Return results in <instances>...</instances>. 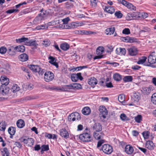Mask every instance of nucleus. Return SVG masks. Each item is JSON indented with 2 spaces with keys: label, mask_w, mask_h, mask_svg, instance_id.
<instances>
[{
  "label": "nucleus",
  "mask_w": 156,
  "mask_h": 156,
  "mask_svg": "<svg viewBox=\"0 0 156 156\" xmlns=\"http://www.w3.org/2000/svg\"><path fill=\"white\" fill-rule=\"evenodd\" d=\"M79 139L84 142H88L92 141L93 138L90 134L85 133L80 134L79 136Z\"/></svg>",
  "instance_id": "nucleus-1"
},
{
  "label": "nucleus",
  "mask_w": 156,
  "mask_h": 156,
  "mask_svg": "<svg viewBox=\"0 0 156 156\" xmlns=\"http://www.w3.org/2000/svg\"><path fill=\"white\" fill-rule=\"evenodd\" d=\"M100 151L102 150L104 153L106 154H110L113 151V148L112 146L108 144H105L103 145L100 149Z\"/></svg>",
  "instance_id": "nucleus-2"
},
{
  "label": "nucleus",
  "mask_w": 156,
  "mask_h": 156,
  "mask_svg": "<svg viewBox=\"0 0 156 156\" xmlns=\"http://www.w3.org/2000/svg\"><path fill=\"white\" fill-rule=\"evenodd\" d=\"M152 53L148 57V63H145L144 65L148 66H151L152 64H154L156 63V56Z\"/></svg>",
  "instance_id": "nucleus-3"
},
{
  "label": "nucleus",
  "mask_w": 156,
  "mask_h": 156,
  "mask_svg": "<svg viewBox=\"0 0 156 156\" xmlns=\"http://www.w3.org/2000/svg\"><path fill=\"white\" fill-rule=\"evenodd\" d=\"M80 114L77 112L71 113L68 117V119L69 121H78L80 119Z\"/></svg>",
  "instance_id": "nucleus-4"
},
{
  "label": "nucleus",
  "mask_w": 156,
  "mask_h": 156,
  "mask_svg": "<svg viewBox=\"0 0 156 156\" xmlns=\"http://www.w3.org/2000/svg\"><path fill=\"white\" fill-rule=\"evenodd\" d=\"M54 78L53 74L50 71L47 72L44 74V78L46 82H48L51 81Z\"/></svg>",
  "instance_id": "nucleus-5"
},
{
  "label": "nucleus",
  "mask_w": 156,
  "mask_h": 156,
  "mask_svg": "<svg viewBox=\"0 0 156 156\" xmlns=\"http://www.w3.org/2000/svg\"><path fill=\"white\" fill-rule=\"evenodd\" d=\"M99 111L100 112V116L101 118L103 117L105 119L108 114V111L106 108L103 106H100L99 108Z\"/></svg>",
  "instance_id": "nucleus-6"
},
{
  "label": "nucleus",
  "mask_w": 156,
  "mask_h": 156,
  "mask_svg": "<svg viewBox=\"0 0 156 156\" xmlns=\"http://www.w3.org/2000/svg\"><path fill=\"white\" fill-rule=\"evenodd\" d=\"M121 39L124 42L130 43H133L137 42V40L136 38L130 37L128 36L126 37H122L121 38Z\"/></svg>",
  "instance_id": "nucleus-7"
},
{
  "label": "nucleus",
  "mask_w": 156,
  "mask_h": 156,
  "mask_svg": "<svg viewBox=\"0 0 156 156\" xmlns=\"http://www.w3.org/2000/svg\"><path fill=\"white\" fill-rule=\"evenodd\" d=\"M71 79L73 81L76 82L79 79L82 80L83 77L81 76V73H79L77 74H73L71 75Z\"/></svg>",
  "instance_id": "nucleus-8"
},
{
  "label": "nucleus",
  "mask_w": 156,
  "mask_h": 156,
  "mask_svg": "<svg viewBox=\"0 0 156 156\" xmlns=\"http://www.w3.org/2000/svg\"><path fill=\"white\" fill-rule=\"evenodd\" d=\"M140 17V16H138L137 13L133 12L132 13H128L126 18V20H130L136 19Z\"/></svg>",
  "instance_id": "nucleus-9"
},
{
  "label": "nucleus",
  "mask_w": 156,
  "mask_h": 156,
  "mask_svg": "<svg viewBox=\"0 0 156 156\" xmlns=\"http://www.w3.org/2000/svg\"><path fill=\"white\" fill-rule=\"evenodd\" d=\"M76 26L74 23H64L60 24L59 27L60 28L63 29H71L74 28Z\"/></svg>",
  "instance_id": "nucleus-10"
},
{
  "label": "nucleus",
  "mask_w": 156,
  "mask_h": 156,
  "mask_svg": "<svg viewBox=\"0 0 156 156\" xmlns=\"http://www.w3.org/2000/svg\"><path fill=\"white\" fill-rule=\"evenodd\" d=\"M10 90L7 85H1L0 87V93L3 95H6L9 93Z\"/></svg>",
  "instance_id": "nucleus-11"
},
{
  "label": "nucleus",
  "mask_w": 156,
  "mask_h": 156,
  "mask_svg": "<svg viewBox=\"0 0 156 156\" xmlns=\"http://www.w3.org/2000/svg\"><path fill=\"white\" fill-rule=\"evenodd\" d=\"M0 81L2 84L1 85H8L9 83V79L5 76H2L1 77Z\"/></svg>",
  "instance_id": "nucleus-12"
},
{
  "label": "nucleus",
  "mask_w": 156,
  "mask_h": 156,
  "mask_svg": "<svg viewBox=\"0 0 156 156\" xmlns=\"http://www.w3.org/2000/svg\"><path fill=\"white\" fill-rule=\"evenodd\" d=\"M92 128L93 130H95V132H100L102 129L101 125L99 122L95 123Z\"/></svg>",
  "instance_id": "nucleus-13"
},
{
  "label": "nucleus",
  "mask_w": 156,
  "mask_h": 156,
  "mask_svg": "<svg viewBox=\"0 0 156 156\" xmlns=\"http://www.w3.org/2000/svg\"><path fill=\"white\" fill-rule=\"evenodd\" d=\"M129 54L131 56H135L137 53V50L135 47H132L128 49Z\"/></svg>",
  "instance_id": "nucleus-14"
},
{
  "label": "nucleus",
  "mask_w": 156,
  "mask_h": 156,
  "mask_svg": "<svg viewBox=\"0 0 156 156\" xmlns=\"http://www.w3.org/2000/svg\"><path fill=\"white\" fill-rule=\"evenodd\" d=\"M60 135L65 139L69 138V134L65 129H62L60 130Z\"/></svg>",
  "instance_id": "nucleus-15"
},
{
  "label": "nucleus",
  "mask_w": 156,
  "mask_h": 156,
  "mask_svg": "<svg viewBox=\"0 0 156 156\" xmlns=\"http://www.w3.org/2000/svg\"><path fill=\"white\" fill-rule=\"evenodd\" d=\"M7 51L8 54L11 56L15 55L16 54V51L15 47L13 46L9 47Z\"/></svg>",
  "instance_id": "nucleus-16"
},
{
  "label": "nucleus",
  "mask_w": 156,
  "mask_h": 156,
  "mask_svg": "<svg viewBox=\"0 0 156 156\" xmlns=\"http://www.w3.org/2000/svg\"><path fill=\"white\" fill-rule=\"evenodd\" d=\"M145 147L149 150H152L154 148L155 145L152 141L148 140L146 143Z\"/></svg>",
  "instance_id": "nucleus-17"
},
{
  "label": "nucleus",
  "mask_w": 156,
  "mask_h": 156,
  "mask_svg": "<svg viewBox=\"0 0 156 156\" xmlns=\"http://www.w3.org/2000/svg\"><path fill=\"white\" fill-rule=\"evenodd\" d=\"M134 149L132 146L130 145H126L125 147V151L129 154H131L133 152Z\"/></svg>",
  "instance_id": "nucleus-18"
},
{
  "label": "nucleus",
  "mask_w": 156,
  "mask_h": 156,
  "mask_svg": "<svg viewBox=\"0 0 156 156\" xmlns=\"http://www.w3.org/2000/svg\"><path fill=\"white\" fill-rule=\"evenodd\" d=\"M116 53L120 55H125L126 51L125 48H119L116 50Z\"/></svg>",
  "instance_id": "nucleus-19"
},
{
  "label": "nucleus",
  "mask_w": 156,
  "mask_h": 156,
  "mask_svg": "<svg viewBox=\"0 0 156 156\" xmlns=\"http://www.w3.org/2000/svg\"><path fill=\"white\" fill-rule=\"evenodd\" d=\"M22 86L23 89L24 90H30L33 89L34 88L33 85L31 83L23 84Z\"/></svg>",
  "instance_id": "nucleus-20"
},
{
  "label": "nucleus",
  "mask_w": 156,
  "mask_h": 156,
  "mask_svg": "<svg viewBox=\"0 0 156 156\" xmlns=\"http://www.w3.org/2000/svg\"><path fill=\"white\" fill-rule=\"evenodd\" d=\"M74 33L76 34H86L88 35L93 33L91 31H88L85 30H76L74 31Z\"/></svg>",
  "instance_id": "nucleus-21"
},
{
  "label": "nucleus",
  "mask_w": 156,
  "mask_h": 156,
  "mask_svg": "<svg viewBox=\"0 0 156 156\" xmlns=\"http://www.w3.org/2000/svg\"><path fill=\"white\" fill-rule=\"evenodd\" d=\"M98 83L97 79L94 77H91L88 79V83L91 86H94Z\"/></svg>",
  "instance_id": "nucleus-22"
},
{
  "label": "nucleus",
  "mask_w": 156,
  "mask_h": 156,
  "mask_svg": "<svg viewBox=\"0 0 156 156\" xmlns=\"http://www.w3.org/2000/svg\"><path fill=\"white\" fill-rule=\"evenodd\" d=\"M93 135L95 139L99 140L103 137L104 133L102 132L99 133L98 132H94Z\"/></svg>",
  "instance_id": "nucleus-23"
},
{
  "label": "nucleus",
  "mask_w": 156,
  "mask_h": 156,
  "mask_svg": "<svg viewBox=\"0 0 156 156\" xmlns=\"http://www.w3.org/2000/svg\"><path fill=\"white\" fill-rule=\"evenodd\" d=\"M133 98L134 101L138 102L141 98V95L138 92H135L133 93Z\"/></svg>",
  "instance_id": "nucleus-24"
},
{
  "label": "nucleus",
  "mask_w": 156,
  "mask_h": 156,
  "mask_svg": "<svg viewBox=\"0 0 156 156\" xmlns=\"http://www.w3.org/2000/svg\"><path fill=\"white\" fill-rule=\"evenodd\" d=\"M28 41V38L27 37H22V38L16 39V41L17 43H24V44L27 45L28 43L27 41Z\"/></svg>",
  "instance_id": "nucleus-25"
},
{
  "label": "nucleus",
  "mask_w": 156,
  "mask_h": 156,
  "mask_svg": "<svg viewBox=\"0 0 156 156\" xmlns=\"http://www.w3.org/2000/svg\"><path fill=\"white\" fill-rule=\"evenodd\" d=\"M19 58L22 62H25L28 59V55L25 53H23L19 56Z\"/></svg>",
  "instance_id": "nucleus-26"
},
{
  "label": "nucleus",
  "mask_w": 156,
  "mask_h": 156,
  "mask_svg": "<svg viewBox=\"0 0 156 156\" xmlns=\"http://www.w3.org/2000/svg\"><path fill=\"white\" fill-rule=\"evenodd\" d=\"M30 69L33 72H37L40 69V67L37 65H30L29 66Z\"/></svg>",
  "instance_id": "nucleus-27"
},
{
  "label": "nucleus",
  "mask_w": 156,
  "mask_h": 156,
  "mask_svg": "<svg viewBox=\"0 0 156 156\" xmlns=\"http://www.w3.org/2000/svg\"><path fill=\"white\" fill-rule=\"evenodd\" d=\"M105 11L108 13L112 14L115 12V9L113 7L110 6H105Z\"/></svg>",
  "instance_id": "nucleus-28"
},
{
  "label": "nucleus",
  "mask_w": 156,
  "mask_h": 156,
  "mask_svg": "<svg viewBox=\"0 0 156 156\" xmlns=\"http://www.w3.org/2000/svg\"><path fill=\"white\" fill-rule=\"evenodd\" d=\"M16 125L19 128H22L25 125V122L22 119H19L16 122Z\"/></svg>",
  "instance_id": "nucleus-29"
},
{
  "label": "nucleus",
  "mask_w": 156,
  "mask_h": 156,
  "mask_svg": "<svg viewBox=\"0 0 156 156\" xmlns=\"http://www.w3.org/2000/svg\"><path fill=\"white\" fill-rule=\"evenodd\" d=\"M141 91L144 94L148 95L151 92V89L150 87H145L143 88Z\"/></svg>",
  "instance_id": "nucleus-30"
},
{
  "label": "nucleus",
  "mask_w": 156,
  "mask_h": 156,
  "mask_svg": "<svg viewBox=\"0 0 156 156\" xmlns=\"http://www.w3.org/2000/svg\"><path fill=\"white\" fill-rule=\"evenodd\" d=\"M115 29L114 27L108 28L105 30V33L106 35H110L113 34Z\"/></svg>",
  "instance_id": "nucleus-31"
},
{
  "label": "nucleus",
  "mask_w": 156,
  "mask_h": 156,
  "mask_svg": "<svg viewBox=\"0 0 156 156\" xmlns=\"http://www.w3.org/2000/svg\"><path fill=\"white\" fill-rule=\"evenodd\" d=\"M91 112L90 109L89 107H84L82 110V113L85 115L89 114Z\"/></svg>",
  "instance_id": "nucleus-32"
},
{
  "label": "nucleus",
  "mask_w": 156,
  "mask_h": 156,
  "mask_svg": "<svg viewBox=\"0 0 156 156\" xmlns=\"http://www.w3.org/2000/svg\"><path fill=\"white\" fill-rule=\"evenodd\" d=\"M39 14L34 20V24H38L41 22V21L43 19V18Z\"/></svg>",
  "instance_id": "nucleus-33"
},
{
  "label": "nucleus",
  "mask_w": 156,
  "mask_h": 156,
  "mask_svg": "<svg viewBox=\"0 0 156 156\" xmlns=\"http://www.w3.org/2000/svg\"><path fill=\"white\" fill-rule=\"evenodd\" d=\"M15 47L16 51L17 52H23L25 51V47L23 45H18Z\"/></svg>",
  "instance_id": "nucleus-34"
},
{
  "label": "nucleus",
  "mask_w": 156,
  "mask_h": 156,
  "mask_svg": "<svg viewBox=\"0 0 156 156\" xmlns=\"http://www.w3.org/2000/svg\"><path fill=\"white\" fill-rule=\"evenodd\" d=\"M20 90V87L16 84H13L12 88L10 89V90L13 93H16Z\"/></svg>",
  "instance_id": "nucleus-35"
},
{
  "label": "nucleus",
  "mask_w": 156,
  "mask_h": 156,
  "mask_svg": "<svg viewBox=\"0 0 156 156\" xmlns=\"http://www.w3.org/2000/svg\"><path fill=\"white\" fill-rule=\"evenodd\" d=\"M2 156H9V153L8 149L6 147L1 149Z\"/></svg>",
  "instance_id": "nucleus-36"
},
{
  "label": "nucleus",
  "mask_w": 156,
  "mask_h": 156,
  "mask_svg": "<svg viewBox=\"0 0 156 156\" xmlns=\"http://www.w3.org/2000/svg\"><path fill=\"white\" fill-rule=\"evenodd\" d=\"M104 51V48L103 47L99 46L97 49L96 53L98 55H102Z\"/></svg>",
  "instance_id": "nucleus-37"
},
{
  "label": "nucleus",
  "mask_w": 156,
  "mask_h": 156,
  "mask_svg": "<svg viewBox=\"0 0 156 156\" xmlns=\"http://www.w3.org/2000/svg\"><path fill=\"white\" fill-rule=\"evenodd\" d=\"M114 80L117 81H120L122 79L121 75L118 73H115L113 76Z\"/></svg>",
  "instance_id": "nucleus-38"
},
{
  "label": "nucleus",
  "mask_w": 156,
  "mask_h": 156,
  "mask_svg": "<svg viewBox=\"0 0 156 156\" xmlns=\"http://www.w3.org/2000/svg\"><path fill=\"white\" fill-rule=\"evenodd\" d=\"M8 131L11 136L14 135L16 132V128L13 127H9L8 129Z\"/></svg>",
  "instance_id": "nucleus-39"
},
{
  "label": "nucleus",
  "mask_w": 156,
  "mask_h": 156,
  "mask_svg": "<svg viewBox=\"0 0 156 156\" xmlns=\"http://www.w3.org/2000/svg\"><path fill=\"white\" fill-rule=\"evenodd\" d=\"M69 45L67 43H63L61 44L60 48L61 49L64 51H66L69 48Z\"/></svg>",
  "instance_id": "nucleus-40"
},
{
  "label": "nucleus",
  "mask_w": 156,
  "mask_h": 156,
  "mask_svg": "<svg viewBox=\"0 0 156 156\" xmlns=\"http://www.w3.org/2000/svg\"><path fill=\"white\" fill-rule=\"evenodd\" d=\"M123 80L125 82H131L133 80V77L130 76H126L123 78Z\"/></svg>",
  "instance_id": "nucleus-41"
},
{
  "label": "nucleus",
  "mask_w": 156,
  "mask_h": 156,
  "mask_svg": "<svg viewBox=\"0 0 156 156\" xmlns=\"http://www.w3.org/2000/svg\"><path fill=\"white\" fill-rule=\"evenodd\" d=\"M125 95L123 94H121L119 95L118 97V99L120 102L123 103L125 101Z\"/></svg>",
  "instance_id": "nucleus-42"
},
{
  "label": "nucleus",
  "mask_w": 156,
  "mask_h": 156,
  "mask_svg": "<svg viewBox=\"0 0 156 156\" xmlns=\"http://www.w3.org/2000/svg\"><path fill=\"white\" fill-rule=\"evenodd\" d=\"M27 43H28L26 45L27 46L36 47L37 45L35 41H31V40H30L29 39Z\"/></svg>",
  "instance_id": "nucleus-43"
},
{
  "label": "nucleus",
  "mask_w": 156,
  "mask_h": 156,
  "mask_svg": "<svg viewBox=\"0 0 156 156\" xmlns=\"http://www.w3.org/2000/svg\"><path fill=\"white\" fill-rule=\"evenodd\" d=\"M147 58L145 56H143L141 58L139 59L138 61L137 62V63L138 64H142L144 63L146 61Z\"/></svg>",
  "instance_id": "nucleus-44"
},
{
  "label": "nucleus",
  "mask_w": 156,
  "mask_h": 156,
  "mask_svg": "<svg viewBox=\"0 0 156 156\" xmlns=\"http://www.w3.org/2000/svg\"><path fill=\"white\" fill-rule=\"evenodd\" d=\"M120 118L123 121H127L129 120V119L124 113H122L120 115Z\"/></svg>",
  "instance_id": "nucleus-45"
},
{
  "label": "nucleus",
  "mask_w": 156,
  "mask_h": 156,
  "mask_svg": "<svg viewBox=\"0 0 156 156\" xmlns=\"http://www.w3.org/2000/svg\"><path fill=\"white\" fill-rule=\"evenodd\" d=\"M6 125L5 122H2L0 123V130L5 131Z\"/></svg>",
  "instance_id": "nucleus-46"
},
{
  "label": "nucleus",
  "mask_w": 156,
  "mask_h": 156,
  "mask_svg": "<svg viewBox=\"0 0 156 156\" xmlns=\"http://www.w3.org/2000/svg\"><path fill=\"white\" fill-rule=\"evenodd\" d=\"M128 9H130L131 10L135 11L136 10V8L132 4L129 2L127 4V5L126 7Z\"/></svg>",
  "instance_id": "nucleus-47"
},
{
  "label": "nucleus",
  "mask_w": 156,
  "mask_h": 156,
  "mask_svg": "<svg viewBox=\"0 0 156 156\" xmlns=\"http://www.w3.org/2000/svg\"><path fill=\"white\" fill-rule=\"evenodd\" d=\"M151 101L154 104L156 105V93H154L152 95Z\"/></svg>",
  "instance_id": "nucleus-48"
},
{
  "label": "nucleus",
  "mask_w": 156,
  "mask_h": 156,
  "mask_svg": "<svg viewBox=\"0 0 156 156\" xmlns=\"http://www.w3.org/2000/svg\"><path fill=\"white\" fill-rule=\"evenodd\" d=\"M142 117L141 115H138L135 117L134 120L137 123H140L142 120Z\"/></svg>",
  "instance_id": "nucleus-49"
},
{
  "label": "nucleus",
  "mask_w": 156,
  "mask_h": 156,
  "mask_svg": "<svg viewBox=\"0 0 156 156\" xmlns=\"http://www.w3.org/2000/svg\"><path fill=\"white\" fill-rule=\"evenodd\" d=\"M59 23V20L51 21L47 23V26L48 27V26L55 25Z\"/></svg>",
  "instance_id": "nucleus-50"
},
{
  "label": "nucleus",
  "mask_w": 156,
  "mask_h": 156,
  "mask_svg": "<svg viewBox=\"0 0 156 156\" xmlns=\"http://www.w3.org/2000/svg\"><path fill=\"white\" fill-rule=\"evenodd\" d=\"M41 13L39 14L41 16H42L43 18L46 16L48 14V13L47 12V11L44 10L43 9L41 10Z\"/></svg>",
  "instance_id": "nucleus-51"
},
{
  "label": "nucleus",
  "mask_w": 156,
  "mask_h": 156,
  "mask_svg": "<svg viewBox=\"0 0 156 156\" xmlns=\"http://www.w3.org/2000/svg\"><path fill=\"white\" fill-rule=\"evenodd\" d=\"M46 28H48V26H46V25H41L40 26H37L36 27V29L38 30H44Z\"/></svg>",
  "instance_id": "nucleus-52"
},
{
  "label": "nucleus",
  "mask_w": 156,
  "mask_h": 156,
  "mask_svg": "<svg viewBox=\"0 0 156 156\" xmlns=\"http://www.w3.org/2000/svg\"><path fill=\"white\" fill-rule=\"evenodd\" d=\"M150 133L148 131H146L142 133V135L145 139H148Z\"/></svg>",
  "instance_id": "nucleus-53"
},
{
  "label": "nucleus",
  "mask_w": 156,
  "mask_h": 156,
  "mask_svg": "<svg viewBox=\"0 0 156 156\" xmlns=\"http://www.w3.org/2000/svg\"><path fill=\"white\" fill-rule=\"evenodd\" d=\"M39 98L37 96H30L26 97V99L27 100H30L33 99H37Z\"/></svg>",
  "instance_id": "nucleus-54"
},
{
  "label": "nucleus",
  "mask_w": 156,
  "mask_h": 156,
  "mask_svg": "<svg viewBox=\"0 0 156 156\" xmlns=\"http://www.w3.org/2000/svg\"><path fill=\"white\" fill-rule=\"evenodd\" d=\"M105 140L103 139L100 140L98 142L97 148H99L102 145V144L105 142Z\"/></svg>",
  "instance_id": "nucleus-55"
},
{
  "label": "nucleus",
  "mask_w": 156,
  "mask_h": 156,
  "mask_svg": "<svg viewBox=\"0 0 156 156\" xmlns=\"http://www.w3.org/2000/svg\"><path fill=\"white\" fill-rule=\"evenodd\" d=\"M115 16L119 18H121L122 16V14L119 11L116 12L115 13Z\"/></svg>",
  "instance_id": "nucleus-56"
},
{
  "label": "nucleus",
  "mask_w": 156,
  "mask_h": 156,
  "mask_svg": "<svg viewBox=\"0 0 156 156\" xmlns=\"http://www.w3.org/2000/svg\"><path fill=\"white\" fill-rule=\"evenodd\" d=\"M48 59L50 60L49 61V62L51 64H52L54 62L56 61V60L55 58L51 56H49L48 57Z\"/></svg>",
  "instance_id": "nucleus-57"
},
{
  "label": "nucleus",
  "mask_w": 156,
  "mask_h": 156,
  "mask_svg": "<svg viewBox=\"0 0 156 156\" xmlns=\"http://www.w3.org/2000/svg\"><path fill=\"white\" fill-rule=\"evenodd\" d=\"M122 33L126 34H129L130 33V31L129 28H126L123 30Z\"/></svg>",
  "instance_id": "nucleus-58"
},
{
  "label": "nucleus",
  "mask_w": 156,
  "mask_h": 156,
  "mask_svg": "<svg viewBox=\"0 0 156 156\" xmlns=\"http://www.w3.org/2000/svg\"><path fill=\"white\" fill-rule=\"evenodd\" d=\"M7 50L6 48L4 47H1L0 48V53L2 54H5Z\"/></svg>",
  "instance_id": "nucleus-59"
},
{
  "label": "nucleus",
  "mask_w": 156,
  "mask_h": 156,
  "mask_svg": "<svg viewBox=\"0 0 156 156\" xmlns=\"http://www.w3.org/2000/svg\"><path fill=\"white\" fill-rule=\"evenodd\" d=\"M105 64H110L114 67H116L119 65V64L115 62H110L109 61L106 62H105Z\"/></svg>",
  "instance_id": "nucleus-60"
},
{
  "label": "nucleus",
  "mask_w": 156,
  "mask_h": 156,
  "mask_svg": "<svg viewBox=\"0 0 156 156\" xmlns=\"http://www.w3.org/2000/svg\"><path fill=\"white\" fill-rule=\"evenodd\" d=\"M70 2H74L73 0H70L69 2H68L65 3L66 5L67 8L69 7L73 6V4Z\"/></svg>",
  "instance_id": "nucleus-61"
},
{
  "label": "nucleus",
  "mask_w": 156,
  "mask_h": 156,
  "mask_svg": "<svg viewBox=\"0 0 156 156\" xmlns=\"http://www.w3.org/2000/svg\"><path fill=\"white\" fill-rule=\"evenodd\" d=\"M41 149L44 151H48L49 150L48 145H43L41 147Z\"/></svg>",
  "instance_id": "nucleus-62"
},
{
  "label": "nucleus",
  "mask_w": 156,
  "mask_h": 156,
  "mask_svg": "<svg viewBox=\"0 0 156 156\" xmlns=\"http://www.w3.org/2000/svg\"><path fill=\"white\" fill-rule=\"evenodd\" d=\"M90 2L92 7H94L96 6L97 3L96 0H90Z\"/></svg>",
  "instance_id": "nucleus-63"
},
{
  "label": "nucleus",
  "mask_w": 156,
  "mask_h": 156,
  "mask_svg": "<svg viewBox=\"0 0 156 156\" xmlns=\"http://www.w3.org/2000/svg\"><path fill=\"white\" fill-rule=\"evenodd\" d=\"M74 89L76 88L77 89H80L81 87V85L79 83L73 84Z\"/></svg>",
  "instance_id": "nucleus-64"
}]
</instances>
